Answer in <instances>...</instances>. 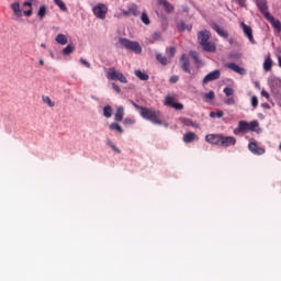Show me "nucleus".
<instances>
[{
	"mask_svg": "<svg viewBox=\"0 0 281 281\" xmlns=\"http://www.w3.org/2000/svg\"><path fill=\"white\" fill-rule=\"evenodd\" d=\"M130 102H131V104L134 106V109H137V111H140V112H142V109H144V106L137 105V103H135V101H133V100H131Z\"/></svg>",
	"mask_w": 281,
	"mask_h": 281,
	"instance_id": "54",
	"label": "nucleus"
},
{
	"mask_svg": "<svg viewBox=\"0 0 281 281\" xmlns=\"http://www.w3.org/2000/svg\"><path fill=\"white\" fill-rule=\"evenodd\" d=\"M79 60H80L81 65L87 67V69H91V64L89 61H87V59L80 58Z\"/></svg>",
	"mask_w": 281,
	"mask_h": 281,
	"instance_id": "49",
	"label": "nucleus"
},
{
	"mask_svg": "<svg viewBox=\"0 0 281 281\" xmlns=\"http://www.w3.org/2000/svg\"><path fill=\"white\" fill-rule=\"evenodd\" d=\"M279 67L281 68V56H278Z\"/></svg>",
	"mask_w": 281,
	"mask_h": 281,
	"instance_id": "61",
	"label": "nucleus"
},
{
	"mask_svg": "<svg viewBox=\"0 0 281 281\" xmlns=\"http://www.w3.org/2000/svg\"><path fill=\"white\" fill-rule=\"evenodd\" d=\"M224 104H227L228 106H234V104H236V97L231 95L224 101Z\"/></svg>",
	"mask_w": 281,
	"mask_h": 281,
	"instance_id": "41",
	"label": "nucleus"
},
{
	"mask_svg": "<svg viewBox=\"0 0 281 281\" xmlns=\"http://www.w3.org/2000/svg\"><path fill=\"white\" fill-rule=\"evenodd\" d=\"M167 54H169L170 58L175 57V54H177V48L175 47L167 48Z\"/></svg>",
	"mask_w": 281,
	"mask_h": 281,
	"instance_id": "48",
	"label": "nucleus"
},
{
	"mask_svg": "<svg viewBox=\"0 0 281 281\" xmlns=\"http://www.w3.org/2000/svg\"><path fill=\"white\" fill-rule=\"evenodd\" d=\"M171 109H176V111H183V104L175 102Z\"/></svg>",
	"mask_w": 281,
	"mask_h": 281,
	"instance_id": "50",
	"label": "nucleus"
},
{
	"mask_svg": "<svg viewBox=\"0 0 281 281\" xmlns=\"http://www.w3.org/2000/svg\"><path fill=\"white\" fill-rule=\"evenodd\" d=\"M54 2L63 10V12L67 11V5H65V2L63 0H54Z\"/></svg>",
	"mask_w": 281,
	"mask_h": 281,
	"instance_id": "45",
	"label": "nucleus"
},
{
	"mask_svg": "<svg viewBox=\"0 0 281 281\" xmlns=\"http://www.w3.org/2000/svg\"><path fill=\"white\" fill-rule=\"evenodd\" d=\"M103 115L106 117V120L112 117L113 116V108H111V105H105L103 108Z\"/></svg>",
	"mask_w": 281,
	"mask_h": 281,
	"instance_id": "30",
	"label": "nucleus"
},
{
	"mask_svg": "<svg viewBox=\"0 0 281 281\" xmlns=\"http://www.w3.org/2000/svg\"><path fill=\"white\" fill-rule=\"evenodd\" d=\"M159 4L164 5V8H166L167 12H172L175 10L172 4H170V2H168L167 0H159Z\"/></svg>",
	"mask_w": 281,
	"mask_h": 281,
	"instance_id": "33",
	"label": "nucleus"
},
{
	"mask_svg": "<svg viewBox=\"0 0 281 281\" xmlns=\"http://www.w3.org/2000/svg\"><path fill=\"white\" fill-rule=\"evenodd\" d=\"M123 124L125 126H132L133 124H135V117H126L123 120Z\"/></svg>",
	"mask_w": 281,
	"mask_h": 281,
	"instance_id": "42",
	"label": "nucleus"
},
{
	"mask_svg": "<svg viewBox=\"0 0 281 281\" xmlns=\"http://www.w3.org/2000/svg\"><path fill=\"white\" fill-rule=\"evenodd\" d=\"M223 91H224L225 95H227V98L234 95V90L229 87L224 88Z\"/></svg>",
	"mask_w": 281,
	"mask_h": 281,
	"instance_id": "47",
	"label": "nucleus"
},
{
	"mask_svg": "<svg viewBox=\"0 0 281 281\" xmlns=\"http://www.w3.org/2000/svg\"><path fill=\"white\" fill-rule=\"evenodd\" d=\"M140 21L144 25H150V18H148V13H146V11L142 13Z\"/></svg>",
	"mask_w": 281,
	"mask_h": 281,
	"instance_id": "35",
	"label": "nucleus"
},
{
	"mask_svg": "<svg viewBox=\"0 0 281 281\" xmlns=\"http://www.w3.org/2000/svg\"><path fill=\"white\" fill-rule=\"evenodd\" d=\"M240 27L245 36H247L249 43H251V45H256V40H254V30H251V26L245 24V22H241Z\"/></svg>",
	"mask_w": 281,
	"mask_h": 281,
	"instance_id": "6",
	"label": "nucleus"
},
{
	"mask_svg": "<svg viewBox=\"0 0 281 281\" xmlns=\"http://www.w3.org/2000/svg\"><path fill=\"white\" fill-rule=\"evenodd\" d=\"M110 131H116V133H124V130L122 128V126H120V124H117V123H112L111 125H110Z\"/></svg>",
	"mask_w": 281,
	"mask_h": 281,
	"instance_id": "37",
	"label": "nucleus"
},
{
	"mask_svg": "<svg viewBox=\"0 0 281 281\" xmlns=\"http://www.w3.org/2000/svg\"><path fill=\"white\" fill-rule=\"evenodd\" d=\"M116 80H119V82H122L123 85H126V82H128V80L126 79V77H124L122 72H119Z\"/></svg>",
	"mask_w": 281,
	"mask_h": 281,
	"instance_id": "46",
	"label": "nucleus"
},
{
	"mask_svg": "<svg viewBox=\"0 0 281 281\" xmlns=\"http://www.w3.org/2000/svg\"><path fill=\"white\" fill-rule=\"evenodd\" d=\"M237 2L240 8H247V0H237Z\"/></svg>",
	"mask_w": 281,
	"mask_h": 281,
	"instance_id": "55",
	"label": "nucleus"
},
{
	"mask_svg": "<svg viewBox=\"0 0 281 281\" xmlns=\"http://www.w3.org/2000/svg\"><path fill=\"white\" fill-rule=\"evenodd\" d=\"M178 30L180 31V32H183V31H186V30H192V25H187L186 26V23H183V22H181L179 25H178Z\"/></svg>",
	"mask_w": 281,
	"mask_h": 281,
	"instance_id": "43",
	"label": "nucleus"
},
{
	"mask_svg": "<svg viewBox=\"0 0 281 281\" xmlns=\"http://www.w3.org/2000/svg\"><path fill=\"white\" fill-rule=\"evenodd\" d=\"M56 43H58V45H67L68 41H67V35L59 33L57 34V36L55 37Z\"/></svg>",
	"mask_w": 281,
	"mask_h": 281,
	"instance_id": "23",
	"label": "nucleus"
},
{
	"mask_svg": "<svg viewBox=\"0 0 281 281\" xmlns=\"http://www.w3.org/2000/svg\"><path fill=\"white\" fill-rule=\"evenodd\" d=\"M119 43L125 47V49H130L131 52H134L135 54H142V45H139L138 42H133L128 38H120Z\"/></svg>",
	"mask_w": 281,
	"mask_h": 281,
	"instance_id": "2",
	"label": "nucleus"
},
{
	"mask_svg": "<svg viewBox=\"0 0 281 281\" xmlns=\"http://www.w3.org/2000/svg\"><path fill=\"white\" fill-rule=\"evenodd\" d=\"M261 95H262V98H267V100H269V98H270L269 92H267L266 90L261 91Z\"/></svg>",
	"mask_w": 281,
	"mask_h": 281,
	"instance_id": "58",
	"label": "nucleus"
},
{
	"mask_svg": "<svg viewBox=\"0 0 281 281\" xmlns=\"http://www.w3.org/2000/svg\"><path fill=\"white\" fill-rule=\"evenodd\" d=\"M214 98H216V95L214 94V91H212V90L209 93L204 94L205 102H211V100H214Z\"/></svg>",
	"mask_w": 281,
	"mask_h": 281,
	"instance_id": "40",
	"label": "nucleus"
},
{
	"mask_svg": "<svg viewBox=\"0 0 281 281\" xmlns=\"http://www.w3.org/2000/svg\"><path fill=\"white\" fill-rule=\"evenodd\" d=\"M76 52V46L68 44L64 49H63V55L64 56H69V54H74Z\"/></svg>",
	"mask_w": 281,
	"mask_h": 281,
	"instance_id": "28",
	"label": "nucleus"
},
{
	"mask_svg": "<svg viewBox=\"0 0 281 281\" xmlns=\"http://www.w3.org/2000/svg\"><path fill=\"white\" fill-rule=\"evenodd\" d=\"M123 16H139V8L136 3H128L127 9H121Z\"/></svg>",
	"mask_w": 281,
	"mask_h": 281,
	"instance_id": "4",
	"label": "nucleus"
},
{
	"mask_svg": "<svg viewBox=\"0 0 281 281\" xmlns=\"http://www.w3.org/2000/svg\"><path fill=\"white\" fill-rule=\"evenodd\" d=\"M195 139H199V137L196 136V134H194V132H188L183 135V142L186 144H192V142H195Z\"/></svg>",
	"mask_w": 281,
	"mask_h": 281,
	"instance_id": "18",
	"label": "nucleus"
},
{
	"mask_svg": "<svg viewBox=\"0 0 281 281\" xmlns=\"http://www.w3.org/2000/svg\"><path fill=\"white\" fill-rule=\"evenodd\" d=\"M210 31H202L200 33H198V41L202 47V45L206 44L207 42H210Z\"/></svg>",
	"mask_w": 281,
	"mask_h": 281,
	"instance_id": "13",
	"label": "nucleus"
},
{
	"mask_svg": "<svg viewBox=\"0 0 281 281\" xmlns=\"http://www.w3.org/2000/svg\"><path fill=\"white\" fill-rule=\"evenodd\" d=\"M153 38H154V41H160L161 40V33H159V32L154 33Z\"/></svg>",
	"mask_w": 281,
	"mask_h": 281,
	"instance_id": "53",
	"label": "nucleus"
},
{
	"mask_svg": "<svg viewBox=\"0 0 281 281\" xmlns=\"http://www.w3.org/2000/svg\"><path fill=\"white\" fill-rule=\"evenodd\" d=\"M223 115H225V113H223V111H217V112H210V117L214 119V117H223Z\"/></svg>",
	"mask_w": 281,
	"mask_h": 281,
	"instance_id": "44",
	"label": "nucleus"
},
{
	"mask_svg": "<svg viewBox=\"0 0 281 281\" xmlns=\"http://www.w3.org/2000/svg\"><path fill=\"white\" fill-rule=\"evenodd\" d=\"M248 150L252 153V155H265V148L258 147L256 142H251L248 144Z\"/></svg>",
	"mask_w": 281,
	"mask_h": 281,
	"instance_id": "12",
	"label": "nucleus"
},
{
	"mask_svg": "<svg viewBox=\"0 0 281 281\" xmlns=\"http://www.w3.org/2000/svg\"><path fill=\"white\" fill-rule=\"evenodd\" d=\"M269 86L271 91H273V93H280L281 91V79L276 77V76H271L268 79Z\"/></svg>",
	"mask_w": 281,
	"mask_h": 281,
	"instance_id": "5",
	"label": "nucleus"
},
{
	"mask_svg": "<svg viewBox=\"0 0 281 281\" xmlns=\"http://www.w3.org/2000/svg\"><path fill=\"white\" fill-rule=\"evenodd\" d=\"M234 135H240V133H243V131L240 130V126L237 125V127L233 131Z\"/></svg>",
	"mask_w": 281,
	"mask_h": 281,
	"instance_id": "57",
	"label": "nucleus"
},
{
	"mask_svg": "<svg viewBox=\"0 0 281 281\" xmlns=\"http://www.w3.org/2000/svg\"><path fill=\"white\" fill-rule=\"evenodd\" d=\"M156 60H158V63H160V65H168V63H170V59L159 53L156 54Z\"/></svg>",
	"mask_w": 281,
	"mask_h": 281,
	"instance_id": "24",
	"label": "nucleus"
},
{
	"mask_svg": "<svg viewBox=\"0 0 281 281\" xmlns=\"http://www.w3.org/2000/svg\"><path fill=\"white\" fill-rule=\"evenodd\" d=\"M257 8H259L261 14H263L265 19H267V14H271L267 7V1L257 0Z\"/></svg>",
	"mask_w": 281,
	"mask_h": 281,
	"instance_id": "16",
	"label": "nucleus"
},
{
	"mask_svg": "<svg viewBox=\"0 0 281 281\" xmlns=\"http://www.w3.org/2000/svg\"><path fill=\"white\" fill-rule=\"evenodd\" d=\"M11 10H13V13L18 16V19L23 16V10H21V4L19 2H13L11 4Z\"/></svg>",
	"mask_w": 281,
	"mask_h": 281,
	"instance_id": "19",
	"label": "nucleus"
},
{
	"mask_svg": "<svg viewBox=\"0 0 281 281\" xmlns=\"http://www.w3.org/2000/svg\"><path fill=\"white\" fill-rule=\"evenodd\" d=\"M263 71L269 72L273 69V59L268 55L263 60Z\"/></svg>",
	"mask_w": 281,
	"mask_h": 281,
	"instance_id": "17",
	"label": "nucleus"
},
{
	"mask_svg": "<svg viewBox=\"0 0 281 281\" xmlns=\"http://www.w3.org/2000/svg\"><path fill=\"white\" fill-rule=\"evenodd\" d=\"M42 100H43L44 104H47V106H49L50 109L56 106V103H54L48 95L42 97Z\"/></svg>",
	"mask_w": 281,
	"mask_h": 281,
	"instance_id": "36",
	"label": "nucleus"
},
{
	"mask_svg": "<svg viewBox=\"0 0 281 281\" xmlns=\"http://www.w3.org/2000/svg\"><path fill=\"white\" fill-rule=\"evenodd\" d=\"M47 15V5H41L37 12V16L43 20Z\"/></svg>",
	"mask_w": 281,
	"mask_h": 281,
	"instance_id": "32",
	"label": "nucleus"
},
{
	"mask_svg": "<svg viewBox=\"0 0 281 281\" xmlns=\"http://www.w3.org/2000/svg\"><path fill=\"white\" fill-rule=\"evenodd\" d=\"M135 76L136 78H138L139 80L146 81L148 80V74H146V71H142V70H135Z\"/></svg>",
	"mask_w": 281,
	"mask_h": 281,
	"instance_id": "26",
	"label": "nucleus"
},
{
	"mask_svg": "<svg viewBox=\"0 0 281 281\" xmlns=\"http://www.w3.org/2000/svg\"><path fill=\"white\" fill-rule=\"evenodd\" d=\"M258 126H260V123H258V121H251L250 123H248V131H251L252 133H259V131L257 130Z\"/></svg>",
	"mask_w": 281,
	"mask_h": 281,
	"instance_id": "29",
	"label": "nucleus"
},
{
	"mask_svg": "<svg viewBox=\"0 0 281 281\" xmlns=\"http://www.w3.org/2000/svg\"><path fill=\"white\" fill-rule=\"evenodd\" d=\"M211 27H212V30H214V32H216V34H218V36H222V38H227V36H229V33H227V31H225V29L221 27L216 23H212Z\"/></svg>",
	"mask_w": 281,
	"mask_h": 281,
	"instance_id": "14",
	"label": "nucleus"
},
{
	"mask_svg": "<svg viewBox=\"0 0 281 281\" xmlns=\"http://www.w3.org/2000/svg\"><path fill=\"white\" fill-rule=\"evenodd\" d=\"M169 82H171V85H176V82H179V76H171Z\"/></svg>",
	"mask_w": 281,
	"mask_h": 281,
	"instance_id": "51",
	"label": "nucleus"
},
{
	"mask_svg": "<svg viewBox=\"0 0 281 281\" xmlns=\"http://www.w3.org/2000/svg\"><path fill=\"white\" fill-rule=\"evenodd\" d=\"M40 65L43 67V65H45V60L40 59Z\"/></svg>",
	"mask_w": 281,
	"mask_h": 281,
	"instance_id": "62",
	"label": "nucleus"
},
{
	"mask_svg": "<svg viewBox=\"0 0 281 281\" xmlns=\"http://www.w3.org/2000/svg\"><path fill=\"white\" fill-rule=\"evenodd\" d=\"M24 16H32V9L24 11Z\"/></svg>",
	"mask_w": 281,
	"mask_h": 281,
	"instance_id": "59",
	"label": "nucleus"
},
{
	"mask_svg": "<svg viewBox=\"0 0 281 281\" xmlns=\"http://www.w3.org/2000/svg\"><path fill=\"white\" fill-rule=\"evenodd\" d=\"M218 78H221V70H213L203 78L202 82L203 85H207V82L218 80Z\"/></svg>",
	"mask_w": 281,
	"mask_h": 281,
	"instance_id": "8",
	"label": "nucleus"
},
{
	"mask_svg": "<svg viewBox=\"0 0 281 281\" xmlns=\"http://www.w3.org/2000/svg\"><path fill=\"white\" fill-rule=\"evenodd\" d=\"M238 126L241 133H247V131H249V123L247 121H239Z\"/></svg>",
	"mask_w": 281,
	"mask_h": 281,
	"instance_id": "34",
	"label": "nucleus"
},
{
	"mask_svg": "<svg viewBox=\"0 0 281 281\" xmlns=\"http://www.w3.org/2000/svg\"><path fill=\"white\" fill-rule=\"evenodd\" d=\"M251 106H254V109H256V106H258V97L251 98Z\"/></svg>",
	"mask_w": 281,
	"mask_h": 281,
	"instance_id": "52",
	"label": "nucleus"
},
{
	"mask_svg": "<svg viewBox=\"0 0 281 281\" xmlns=\"http://www.w3.org/2000/svg\"><path fill=\"white\" fill-rule=\"evenodd\" d=\"M23 5H24V7H29V8H32V2H30V1H26V2H24V3H23Z\"/></svg>",
	"mask_w": 281,
	"mask_h": 281,
	"instance_id": "60",
	"label": "nucleus"
},
{
	"mask_svg": "<svg viewBox=\"0 0 281 281\" xmlns=\"http://www.w3.org/2000/svg\"><path fill=\"white\" fill-rule=\"evenodd\" d=\"M228 57L231 58V60H240V58H243V55L240 53L233 52L228 55Z\"/></svg>",
	"mask_w": 281,
	"mask_h": 281,
	"instance_id": "39",
	"label": "nucleus"
},
{
	"mask_svg": "<svg viewBox=\"0 0 281 281\" xmlns=\"http://www.w3.org/2000/svg\"><path fill=\"white\" fill-rule=\"evenodd\" d=\"M175 104V97L168 95L165 99V106H173Z\"/></svg>",
	"mask_w": 281,
	"mask_h": 281,
	"instance_id": "38",
	"label": "nucleus"
},
{
	"mask_svg": "<svg viewBox=\"0 0 281 281\" xmlns=\"http://www.w3.org/2000/svg\"><path fill=\"white\" fill-rule=\"evenodd\" d=\"M222 137H223V135H221V134H207L205 136V140L209 144H213L215 146H221L222 145Z\"/></svg>",
	"mask_w": 281,
	"mask_h": 281,
	"instance_id": "7",
	"label": "nucleus"
},
{
	"mask_svg": "<svg viewBox=\"0 0 281 281\" xmlns=\"http://www.w3.org/2000/svg\"><path fill=\"white\" fill-rule=\"evenodd\" d=\"M117 75H120V71L115 68H110L105 76L108 80H117Z\"/></svg>",
	"mask_w": 281,
	"mask_h": 281,
	"instance_id": "22",
	"label": "nucleus"
},
{
	"mask_svg": "<svg viewBox=\"0 0 281 281\" xmlns=\"http://www.w3.org/2000/svg\"><path fill=\"white\" fill-rule=\"evenodd\" d=\"M114 16H115V19H120L121 15L115 13Z\"/></svg>",
	"mask_w": 281,
	"mask_h": 281,
	"instance_id": "63",
	"label": "nucleus"
},
{
	"mask_svg": "<svg viewBox=\"0 0 281 281\" xmlns=\"http://www.w3.org/2000/svg\"><path fill=\"white\" fill-rule=\"evenodd\" d=\"M160 112L148 109V108H143L140 111V116L144 117V120H148V122H151V124H161V120L159 119Z\"/></svg>",
	"mask_w": 281,
	"mask_h": 281,
	"instance_id": "1",
	"label": "nucleus"
},
{
	"mask_svg": "<svg viewBox=\"0 0 281 281\" xmlns=\"http://www.w3.org/2000/svg\"><path fill=\"white\" fill-rule=\"evenodd\" d=\"M225 147L236 146V137L222 135V145Z\"/></svg>",
	"mask_w": 281,
	"mask_h": 281,
	"instance_id": "15",
	"label": "nucleus"
},
{
	"mask_svg": "<svg viewBox=\"0 0 281 281\" xmlns=\"http://www.w3.org/2000/svg\"><path fill=\"white\" fill-rule=\"evenodd\" d=\"M114 120H115V122H122V120H124V106L120 105L116 109Z\"/></svg>",
	"mask_w": 281,
	"mask_h": 281,
	"instance_id": "21",
	"label": "nucleus"
},
{
	"mask_svg": "<svg viewBox=\"0 0 281 281\" xmlns=\"http://www.w3.org/2000/svg\"><path fill=\"white\" fill-rule=\"evenodd\" d=\"M112 89H114V91H116V93H121L122 89L120 88V86L112 83Z\"/></svg>",
	"mask_w": 281,
	"mask_h": 281,
	"instance_id": "56",
	"label": "nucleus"
},
{
	"mask_svg": "<svg viewBox=\"0 0 281 281\" xmlns=\"http://www.w3.org/2000/svg\"><path fill=\"white\" fill-rule=\"evenodd\" d=\"M279 149L281 150V143H280V145H279Z\"/></svg>",
	"mask_w": 281,
	"mask_h": 281,
	"instance_id": "64",
	"label": "nucleus"
},
{
	"mask_svg": "<svg viewBox=\"0 0 281 281\" xmlns=\"http://www.w3.org/2000/svg\"><path fill=\"white\" fill-rule=\"evenodd\" d=\"M202 48L204 49V52H209L211 54H214V52H216V44L209 41L205 44H202Z\"/></svg>",
	"mask_w": 281,
	"mask_h": 281,
	"instance_id": "20",
	"label": "nucleus"
},
{
	"mask_svg": "<svg viewBox=\"0 0 281 281\" xmlns=\"http://www.w3.org/2000/svg\"><path fill=\"white\" fill-rule=\"evenodd\" d=\"M180 63H181V69L186 74H191V70H190V58H188L186 54L181 55Z\"/></svg>",
	"mask_w": 281,
	"mask_h": 281,
	"instance_id": "11",
	"label": "nucleus"
},
{
	"mask_svg": "<svg viewBox=\"0 0 281 281\" xmlns=\"http://www.w3.org/2000/svg\"><path fill=\"white\" fill-rule=\"evenodd\" d=\"M190 56L191 58H193L195 65H203V60H201V58L199 57V53H196V50H191Z\"/></svg>",
	"mask_w": 281,
	"mask_h": 281,
	"instance_id": "27",
	"label": "nucleus"
},
{
	"mask_svg": "<svg viewBox=\"0 0 281 281\" xmlns=\"http://www.w3.org/2000/svg\"><path fill=\"white\" fill-rule=\"evenodd\" d=\"M106 146H109L110 148H112V150H114V153H117V155H120V153H122V150H120V148H117V146L115 145V143H113V140H111L110 138H108L105 140Z\"/></svg>",
	"mask_w": 281,
	"mask_h": 281,
	"instance_id": "31",
	"label": "nucleus"
},
{
	"mask_svg": "<svg viewBox=\"0 0 281 281\" xmlns=\"http://www.w3.org/2000/svg\"><path fill=\"white\" fill-rule=\"evenodd\" d=\"M181 123L183 124V126H192L193 128H199V124L192 121V119H182Z\"/></svg>",
	"mask_w": 281,
	"mask_h": 281,
	"instance_id": "25",
	"label": "nucleus"
},
{
	"mask_svg": "<svg viewBox=\"0 0 281 281\" xmlns=\"http://www.w3.org/2000/svg\"><path fill=\"white\" fill-rule=\"evenodd\" d=\"M266 20L269 21L271 26L274 30H277V32L280 34V32H281V22H280V20H276V18L273 15H271V14H267Z\"/></svg>",
	"mask_w": 281,
	"mask_h": 281,
	"instance_id": "10",
	"label": "nucleus"
},
{
	"mask_svg": "<svg viewBox=\"0 0 281 281\" xmlns=\"http://www.w3.org/2000/svg\"><path fill=\"white\" fill-rule=\"evenodd\" d=\"M227 69H231L232 71H235V74H238L239 76H245L247 74V70L234 63L226 64Z\"/></svg>",
	"mask_w": 281,
	"mask_h": 281,
	"instance_id": "9",
	"label": "nucleus"
},
{
	"mask_svg": "<svg viewBox=\"0 0 281 281\" xmlns=\"http://www.w3.org/2000/svg\"><path fill=\"white\" fill-rule=\"evenodd\" d=\"M92 12L97 19L104 21V19H106V13L109 12V7L104 3H98L92 8Z\"/></svg>",
	"mask_w": 281,
	"mask_h": 281,
	"instance_id": "3",
	"label": "nucleus"
}]
</instances>
